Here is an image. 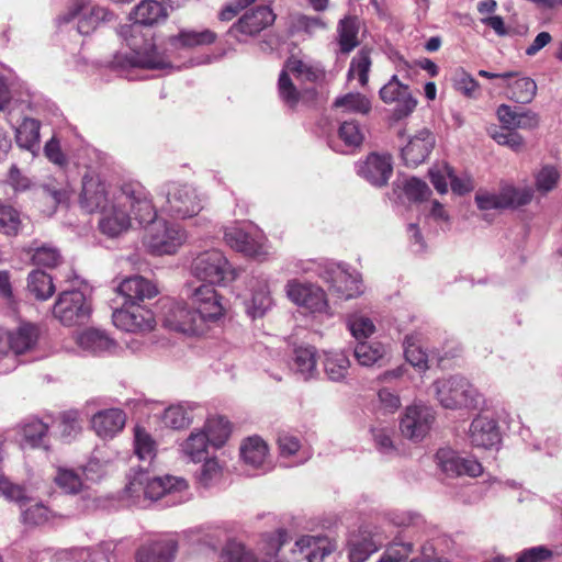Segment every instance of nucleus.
<instances>
[{
  "label": "nucleus",
  "mask_w": 562,
  "mask_h": 562,
  "mask_svg": "<svg viewBox=\"0 0 562 562\" xmlns=\"http://www.w3.org/2000/svg\"><path fill=\"white\" fill-rule=\"evenodd\" d=\"M333 105L336 109H340L344 113L366 115L371 111L370 100L359 92H349L338 97Z\"/></svg>",
  "instance_id": "nucleus-41"
},
{
  "label": "nucleus",
  "mask_w": 562,
  "mask_h": 562,
  "mask_svg": "<svg viewBox=\"0 0 562 562\" xmlns=\"http://www.w3.org/2000/svg\"><path fill=\"white\" fill-rule=\"evenodd\" d=\"M435 136L423 128L412 136L402 148V158L406 166L416 167L424 162L435 146Z\"/></svg>",
  "instance_id": "nucleus-21"
},
{
  "label": "nucleus",
  "mask_w": 562,
  "mask_h": 562,
  "mask_svg": "<svg viewBox=\"0 0 562 562\" xmlns=\"http://www.w3.org/2000/svg\"><path fill=\"white\" fill-rule=\"evenodd\" d=\"M440 469L448 475H460L463 458L450 448H441L436 453Z\"/></svg>",
  "instance_id": "nucleus-53"
},
{
  "label": "nucleus",
  "mask_w": 562,
  "mask_h": 562,
  "mask_svg": "<svg viewBox=\"0 0 562 562\" xmlns=\"http://www.w3.org/2000/svg\"><path fill=\"white\" fill-rule=\"evenodd\" d=\"M386 352L380 341H360L355 347V357L359 364L370 367L376 363Z\"/></svg>",
  "instance_id": "nucleus-42"
},
{
  "label": "nucleus",
  "mask_w": 562,
  "mask_h": 562,
  "mask_svg": "<svg viewBox=\"0 0 562 562\" xmlns=\"http://www.w3.org/2000/svg\"><path fill=\"white\" fill-rule=\"evenodd\" d=\"M16 144L24 149L35 153L40 149V122L25 117L15 128Z\"/></svg>",
  "instance_id": "nucleus-34"
},
{
  "label": "nucleus",
  "mask_w": 562,
  "mask_h": 562,
  "mask_svg": "<svg viewBox=\"0 0 562 562\" xmlns=\"http://www.w3.org/2000/svg\"><path fill=\"white\" fill-rule=\"evenodd\" d=\"M27 288L38 300H47L55 291L52 277L41 270L30 273Z\"/></svg>",
  "instance_id": "nucleus-44"
},
{
  "label": "nucleus",
  "mask_w": 562,
  "mask_h": 562,
  "mask_svg": "<svg viewBox=\"0 0 562 562\" xmlns=\"http://www.w3.org/2000/svg\"><path fill=\"white\" fill-rule=\"evenodd\" d=\"M168 18L167 8L156 0H142L131 13V19L145 26L158 25Z\"/></svg>",
  "instance_id": "nucleus-25"
},
{
  "label": "nucleus",
  "mask_w": 562,
  "mask_h": 562,
  "mask_svg": "<svg viewBox=\"0 0 562 562\" xmlns=\"http://www.w3.org/2000/svg\"><path fill=\"white\" fill-rule=\"evenodd\" d=\"M453 87L467 98L476 99L480 95V83L462 68L454 72Z\"/></svg>",
  "instance_id": "nucleus-51"
},
{
  "label": "nucleus",
  "mask_w": 562,
  "mask_h": 562,
  "mask_svg": "<svg viewBox=\"0 0 562 562\" xmlns=\"http://www.w3.org/2000/svg\"><path fill=\"white\" fill-rule=\"evenodd\" d=\"M139 224L151 222L155 209L145 187L137 181L124 182L120 189L112 193L111 204L101 211L99 228L109 237H116L131 227V214Z\"/></svg>",
  "instance_id": "nucleus-1"
},
{
  "label": "nucleus",
  "mask_w": 562,
  "mask_h": 562,
  "mask_svg": "<svg viewBox=\"0 0 562 562\" xmlns=\"http://www.w3.org/2000/svg\"><path fill=\"white\" fill-rule=\"evenodd\" d=\"M175 486V477L166 475L165 477H150L145 471H138L126 485V493L131 497H139L140 493L145 498L156 501L162 497Z\"/></svg>",
  "instance_id": "nucleus-11"
},
{
  "label": "nucleus",
  "mask_w": 562,
  "mask_h": 562,
  "mask_svg": "<svg viewBox=\"0 0 562 562\" xmlns=\"http://www.w3.org/2000/svg\"><path fill=\"white\" fill-rule=\"evenodd\" d=\"M203 432L211 446L221 448L231 436V423L223 416H212L207 418Z\"/></svg>",
  "instance_id": "nucleus-35"
},
{
  "label": "nucleus",
  "mask_w": 562,
  "mask_h": 562,
  "mask_svg": "<svg viewBox=\"0 0 562 562\" xmlns=\"http://www.w3.org/2000/svg\"><path fill=\"white\" fill-rule=\"evenodd\" d=\"M435 420L434 411L425 405H411L405 409L400 429L406 438L419 441L429 432Z\"/></svg>",
  "instance_id": "nucleus-12"
},
{
  "label": "nucleus",
  "mask_w": 562,
  "mask_h": 562,
  "mask_svg": "<svg viewBox=\"0 0 562 562\" xmlns=\"http://www.w3.org/2000/svg\"><path fill=\"white\" fill-rule=\"evenodd\" d=\"M286 297L296 306L311 314H330L325 291L313 283L291 279L285 286Z\"/></svg>",
  "instance_id": "nucleus-6"
},
{
  "label": "nucleus",
  "mask_w": 562,
  "mask_h": 562,
  "mask_svg": "<svg viewBox=\"0 0 562 562\" xmlns=\"http://www.w3.org/2000/svg\"><path fill=\"white\" fill-rule=\"evenodd\" d=\"M413 552L411 543H392L379 559V562H406Z\"/></svg>",
  "instance_id": "nucleus-64"
},
{
  "label": "nucleus",
  "mask_w": 562,
  "mask_h": 562,
  "mask_svg": "<svg viewBox=\"0 0 562 562\" xmlns=\"http://www.w3.org/2000/svg\"><path fill=\"white\" fill-rule=\"evenodd\" d=\"M191 273L207 285L226 286L233 283L241 270L234 267L220 249L200 252L190 266Z\"/></svg>",
  "instance_id": "nucleus-3"
},
{
  "label": "nucleus",
  "mask_w": 562,
  "mask_h": 562,
  "mask_svg": "<svg viewBox=\"0 0 562 562\" xmlns=\"http://www.w3.org/2000/svg\"><path fill=\"white\" fill-rule=\"evenodd\" d=\"M226 244L234 250L257 260H265L269 255L267 239L260 232L248 233L240 227H228L224 232Z\"/></svg>",
  "instance_id": "nucleus-8"
},
{
  "label": "nucleus",
  "mask_w": 562,
  "mask_h": 562,
  "mask_svg": "<svg viewBox=\"0 0 562 562\" xmlns=\"http://www.w3.org/2000/svg\"><path fill=\"white\" fill-rule=\"evenodd\" d=\"M276 14L268 5H258L246 12L231 29L232 32H238L246 35H256L262 30L272 25Z\"/></svg>",
  "instance_id": "nucleus-22"
},
{
  "label": "nucleus",
  "mask_w": 562,
  "mask_h": 562,
  "mask_svg": "<svg viewBox=\"0 0 562 562\" xmlns=\"http://www.w3.org/2000/svg\"><path fill=\"white\" fill-rule=\"evenodd\" d=\"M134 452L142 461L151 462L156 456V441L142 427L134 429Z\"/></svg>",
  "instance_id": "nucleus-43"
},
{
  "label": "nucleus",
  "mask_w": 562,
  "mask_h": 562,
  "mask_svg": "<svg viewBox=\"0 0 562 562\" xmlns=\"http://www.w3.org/2000/svg\"><path fill=\"white\" fill-rule=\"evenodd\" d=\"M146 228L145 243L155 255H171L176 251L175 231L165 220L154 216L151 222H144Z\"/></svg>",
  "instance_id": "nucleus-14"
},
{
  "label": "nucleus",
  "mask_w": 562,
  "mask_h": 562,
  "mask_svg": "<svg viewBox=\"0 0 562 562\" xmlns=\"http://www.w3.org/2000/svg\"><path fill=\"white\" fill-rule=\"evenodd\" d=\"M347 326L358 342L366 341V339L375 331L373 322L369 317L358 313L348 316Z\"/></svg>",
  "instance_id": "nucleus-48"
},
{
  "label": "nucleus",
  "mask_w": 562,
  "mask_h": 562,
  "mask_svg": "<svg viewBox=\"0 0 562 562\" xmlns=\"http://www.w3.org/2000/svg\"><path fill=\"white\" fill-rule=\"evenodd\" d=\"M175 551L172 539H159L142 546L135 562H171Z\"/></svg>",
  "instance_id": "nucleus-27"
},
{
  "label": "nucleus",
  "mask_w": 562,
  "mask_h": 562,
  "mask_svg": "<svg viewBox=\"0 0 562 562\" xmlns=\"http://www.w3.org/2000/svg\"><path fill=\"white\" fill-rule=\"evenodd\" d=\"M144 26L133 21L119 29V35L132 50L127 59L128 64L148 69H171V63L157 52L153 33L149 30L144 31Z\"/></svg>",
  "instance_id": "nucleus-2"
},
{
  "label": "nucleus",
  "mask_w": 562,
  "mask_h": 562,
  "mask_svg": "<svg viewBox=\"0 0 562 562\" xmlns=\"http://www.w3.org/2000/svg\"><path fill=\"white\" fill-rule=\"evenodd\" d=\"M0 494L8 501L18 503L21 507L26 506V503L30 502V497L21 485L2 476L0 477Z\"/></svg>",
  "instance_id": "nucleus-58"
},
{
  "label": "nucleus",
  "mask_w": 562,
  "mask_h": 562,
  "mask_svg": "<svg viewBox=\"0 0 562 562\" xmlns=\"http://www.w3.org/2000/svg\"><path fill=\"white\" fill-rule=\"evenodd\" d=\"M116 291L124 299L123 303L126 304H140L158 294L156 284L142 276L124 279L117 285Z\"/></svg>",
  "instance_id": "nucleus-20"
},
{
  "label": "nucleus",
  "mask_w": 562,
  "mask_h": 562,
  "mask_svg": "<svg viewBox=\"0 0 562 562\" xmlns=\"http://www.w3.org/2000/svg\"><path fill=\"white\" fill-rule=\"evenodd\" d=\"M77 344L92 353H101L114 346V341L104 331L93 328L80 333L77 336Z\"/></svg>",
  "instance_id": "nucleus-37"
},
{
  "label": "nucleus",
  "mask_w": 562,
  "mask_h": 562,
  "mask_svg": "<svg viewBox=\"0 0 562 562\" xmlns=\"http://www.w3.org/2000/svg\"><path fill=\"white\" fill-rule=\"evenodd\" d=\"M7 333L14 357L33 350L40 338L38 327L31 323H23L15 330Z\"/></svg>",
  "instance_id": "nucleus-26"
},
{
  "label": "nucleus",
  "mask_w": 562,
  "mask_h": 562,
  "mask_svg": "<svg viewBox=\"0 0 562 562\" xmlns=\"http://www.w3.org/2000/svg\"><path fill=\"white\" fill-rule=\"evenodd\" d=\"M37 195L49 200L50 206L56 207L68 199V190L63 184L49 182L37 189Z\"/></svg>",
  "instance_id": "nucleus-61"
},
{
  "label": "nucleus",
  "mask_w": 562,
  "mask_h": 562,
  "mask_svg": "<svg viewBox=\"0 0 562 562\" xmlns=\"http://www.w3.org/2000/svg\"><path fill=\"white\" fill-rule=\"evenodd\" d=\"M240 454L246 464L263 469L268 460V446L260 437H249L240 446Z\"/></svg>",
  "instance_id": "nucleus-30"
},
{
  "label": "nucleus",
  "mask_w": 562,
  "mask_h": 562,
  "mask_svg": "<svg viewBox=\"0 0 562 562\" xmlns=\"http://www.w3.org/2000/svg\"><path fill=\"white\" fill-rule=\"evenodd\" d=\"M316 350L314 347H299L294 350L293 367L303 379L307 380L316 373Z\"/></svg>",
  "instance_id": "nucleus-40"
},
{
  "label": "nucleus",
  "mask_w": 562,
  "mask_h": 562,
  "mask_svg": "<svg viewBox=\"0 0 562 562\" xmlns=\"http://www.w3.org/2000/svg\"><path fill=\"white\" fill-rule=\"evenodd\" d=\"M468 437L473 447L481 449H493L501 442L496 420L482 415L472 420Z\"/></svg>",
  "instance_id": "nucleus-19"
},
{
  "label": "nucleus",
  "mask_w": 562,
  "mask_h": 562,
  "mask_svg": "<svg viewBox=\"0 0 562 562\" xmlns=\"http://www.w3.org/2000/svg\"><path fill=\"white\" fill-rule=\"evenodd\" d=\"M380 98L385 103H397L394 112L397 119L409 115L417 105V101L412 97L408 87L403 85L397 76H393L380 89Z\"/></svg>",
  "instance_id": "nucleus-15"
},
{
  "label": "nucleus",
  "mask_w": 562,
  "mask_h": 562,
  "mask_svg": "<svg viewBox=\"0 0 562 562\" xmlns=\"http://www.w3.org/2000/svg\"><path fill=\"white\" fill-rule=\"evenodd\" d=\"M278 91L280 98L289 106H294L300 100V92L290 79L286 70H282L278 80Z\"/></svg>",
  "instance_id": "nucleus-60"
},
{
  "label": "nucleus",
  "mask_w": 562,
  "mask_h": 562,
  "mask_svg": "<svg viewBox=\"0 0 562 562\" xmlns=\"http://www.w3.org/2000/svg\"><path fill=\"white\" fill-rule=\"evenodd\" d=\"M428 176L430 182L435 187L438 193L445 194L448 192V179L451 181L452 168L447 165L435 166L429 169Z\"/></svg>",
  "instance_id": "nucleus-62"
},
{
  "label": "nucleus",
  "mask_w": 562,
  "mask_h": 562,
  "mask_svg": "<svg viewBox=\"0 0 562 562\" xmlns=\"http://www.w3.org/2000/svg\"><path fill=\"white\" fill-rule=\"evenodd\" d=\"M392 172V157L387 154L371 153L358 165V175L376 187L385 186Z\"/></svg>",
  "instance_id": "nucleus-16"
},
{
  "label": "nucleus",
  "mask_w": 562,
  "mask_h": 562,
  "mask_svg": "<svg viewBox=\"0 0 562 562\" xmlns=\"http://www.w3.org/2000/svg\"><path fill=\"white\" fill-rule=\"evenodd\" d=\"M435 387L437 398L445 408L476 407L480 402L477 390L463 378L437 381Z\"/></svg>",
  "instance_id": "nucleus-4"
},
{
  "label": "nucleus",
  "mask_w": 562,
  "mask_h": 562,
  "mask_svg": "<svg viewBox=\"0 0 562 562\" xmlns=\"http://www.w3.org/2000/svg\"><path fill=\"white\" fill-rule=\"evenodd\" d=\"M403 346L405 358L413 367L420 370L427 368V356L419 346V338L417 335L406 336Z\"/></svg>",
  "instance_id": "nucleus-49"
},
{
  "label": "nucleus",
  "mask_w": 562,
  "mask_h": 562,
  "mask_svg": "<svg viewBox=\"0 0 562 562\" xmlns=\"http://www.w3.org/2000/svg\"><path fill=\"white\" fill-rule=\"evenodd\" d=\"M340 139L350 147H358L363 142V134L355 121L344 122L338 131Z\"/></svg>",
  "instance_id": "nucleus-63"
},
{
  "label": "nucleus",
  "mask_w": 562,
  "mask_h": 562,
  "mask_svg": "<svg viewBox=\"0 0 562 562\" xmlns=\"http://www.w3.org/2000/svg\"><path fill=\"white\" fill-rule=\"evenodd\" d=\"M56 484L69 494H77L83 487L81 474L75 470L59 468L55 476Z\"/></svg>",
  "instance_id": "nucleus-52"
},
{
  "label": "nucleus",
  "mask_w": 562,
  "mask_h": 562,
  "mask_svg": "<svg viewBox=\"0 0 562 562\" xmlns=\"http://www.w3.org/2000/svg\"><path fill=\"white\" fill-rule=\"evenodd\" d=\"M178 215L182 217H191L202 209L201 199L193 188L184 187L178 196Z\"/></svg>",
  "instance_id": "nucleus-50"
},
{
  "label": "nucleus",
  "mask_w": 562,
  "mask_h": 562,
  "mask_svg": "<svg viewBox=\"0 0 562 562\" xmlns=\"http://www.w3.org/2000/svg\"><path fill=\"white\" fill-rule=\"evenodd\" d=\"M289 535L284 529H278L269 537L267 554L273 557L274 562H302L304 560V552L294 546L288 552H281L282 547L288 542Z\"/></svg>",
  "instance_id": "nucleus-28"
},
{
  "label": "nucleus",
  "mask_w": 562,
  "mask_h": 562,
  "mask_svg": "<svg viewBox=\"0 0 562 562\" xmlns=\"http://www.w3.org/2000/svg\"><path fill=\"white\" fill-rule=\"evenodd\" d=\"M371 67V59L369 52L361 49L351 59L350 67L347 74L348 80L358 78L360 85L364 87L369 80V71Z\"/></svg>",
  "instance_id": "nucleus-46"
},
{
  "label": "nucleus",
  "mask_w": 562,
  "mask_h": 562,
  "mask_svg": "<svg viewBox=\"0 0 562 562\" xmlns=\"http://www.w3.org/2000/svg\"><path fill=\"white\" fill-rule=\"evenodd\" d=\"M126 415L120 408H109L95 413L91 418V425L95 434L103 438H113L124 428Z\"/></svg>",
  "instance_id": "nucleus-23"
},
{
  "label": "nucleus",
  "mask_w": 562,
  "mask_h": 562,
  "mask_svg": "<svg viewBox=\"0 0 562 562\" xmlns=\"http://www.w3.org/2000/svg\"><path fill=\"white\" fill-rule=\"evenodd\" d=\"M53 315L65 326L82 325L90 318L91 305L80 291H65L53 306Z\"/></svg>",
  "instance_id": "nucleus-7"
},
{
  "label": "nucleus",
  "mask_w": 562,
  "mask_h": 562,
  "mask_svg": "<svg viewBox=\"0 0 562 562\" xmlns=\"http://www.w3.org/2000/svg\"><path fill=\"white\" fill-rule=\"evenodd\" d=\"M295 547L304 552L307 562H323L337 549V542L326 535H302L295 540Z\"/></svg>",
  "instance_id": "nucleus-18"
},
{
  "label": "nucleus",
  "mask_w": 562,
  "mask_h": 562,
  "mask_svg": "<svg viewBox=\"0 0 562 562\" xmlns=\"http://www.w3.org/2000/svg\"><path fill=\"white\" fill-rule=\"evenodd\" d=\"M330 282L334 290L346 300L352 299L362 292L360 279L340 267L333 270Z\"/></svg>",
  "instance_id": "nucleus-32"
},
{
  "label": "nucleus",
  "mask_w": 562,
  "mask_h": 562,
  "mask_svg": "<svg viewBox=\"0 0 562 562\" xmlns=\"http://www.w3.org/2000/svg\"><path fill=\"white\" fill-rule=\"evenodd\" d=\"M359 22L355 16H345L337 25L340 52L348 54L359 45Z\"/></svg>",
  "instance_id": "nucleus-36"
},
{
  "label": "nucleus",
  "mask_w": 562,
  "mask_h": 562,
  "mask_svg": "<svg viewBox=\"0 0 562 562\" xmlns=\"http://www.w3.org/2000/svg\"><path fill=\"white\" fill-rule=\"evenodd\" d=\"M210 324L213 323L205 319L195 307L193 310H181L178 313V330L183 334L191 336L204 335L209 331Z\"/></svg>",
  "instance_id": "nucleus-33"
},
{
  "label": "nucleus",
  "mask_w": 562,
  "mask_h": 562,
  "mask_svg": "<svg viewBox=\"0 0 562 562\" xmlns=\"http://www.w3.org/2000/svg\"><path fill=\"white\" fill-rule=\"evenodd\" d=\"M514 74V77L505 80L508 98L518 103H529L537 93L535 80L518 72Z\"/></svg>",
  "instance_id": "nucleus-29"
},
{
  "label": "nucleus",
  "mask_w": 562,
  "mask_h": 562,
  "mask_svg": "<svg viewBox=\"0 0 562 562\" xmlns=\"http://www.w3.org/2000/svg\"><path fill=\"white\" fill-rule=\"evenodd\" d=\"M207 443L203 431L192 432L183 443V452L193 461H200L206 452Z\"/></svg>",
  "instance_id": "nucleus-57"
},
{
  "label": "nucleus",
  "mask_w": 562,
  "mask_h": 562,
  "mask_svg": "<svg viewBox=\"0 0 562 562\" xmlns=\"http://www.w3.org/2000/svg\"><path fill=\"white\" fill-rule=\"evenodd\" d=\"M111 200L109 186L98 175H85L79 203L86 212H101L111 204Z\"/></svg>",
  "instance_id": "nucleus-13"
},
{
  "label": "nucleus",
  "mask_w": 562,
  "mask_h": 562,
  "mask_svg": "<svg viewBox=\"0 0 562 562\" xmlns=\"http://www.w3.org/2000/svg\"><path fill=\"white\" fill-rule=\"evenodd\" d=\"M113 324L125 331H147L154 328L155 317L150 310L142 304L123 303L112 313Z\"/></svg>",
  "instance_id": "nucleus-9"
},
{
  "label": "nucleus",
  "mask_w": 562,
  "mask_h": 562,
  "mask_svg": "<svg viewBox=\"0 0 562 562\" xmlns=\"http://www.w3.org/2000/svg\"><path fill=\"white\" fill-rule=\"evenodd\" d=\"M0 494L8 501L18 503L21 507L26 506V503L30 502V497L21 485L2 476L0 477Z\"/></svg>",
  "instance_id": "nucleus-59"
},
{
  "label": "nucleus",
  "mask_w": 562,
  "mask_h": 562,
  "mask_svg": "<svg viewBox=\"0 0 562 562\" xmlns=\"http://www.w3.org/2000/svg\"><path fill=\"white\" fill-rule=\"evenodd\" d=\"M223 475V465L220 464L217 459H207L201 467L200 472L196 474L198 482L207 487L216 483Z\"/></svg>",
  "instance_id": "nucleus-56"
},
{
  "label": "nucleus",
  "mask_w": 562,
  "mask_h": 562,
  "mask_svg": "<svg viewBox=\"0 0 562 562\" xmlns=\"http://www.w3.org/2000/svg\"><path fill=\"white\" fill-rule=\"evenodd\" d=\"M216 34L210 30L201 32L181 31L178 33V44L184 47H194L200 45H209L214 43Z\"/></svg>",
  "instance_id": "nucleus-55"
},
{
  "label": "nucleus",
  "mask_w": 562,
  "mask_h": 562,
  "mask_svg": "<svg viewBox=\"0 0 562 562\" xmlns=\"http://www.w3.org/2000/svg\"><path fill=\"white\" fill-rule=\"evenodd\" d=\"M48 425L38 418L31 417L21 425V435L23 443L31 448L44 446V438L47 435Z\"/></svg>",
  "instance_id": "nucleus-39"
},
{
  "label": "nucleus",
  "mask_w": 562,
  "mask_h": 562,
  "mask_svg": "<svg viewBox=\"0 0 562 562\" xmlns=\"http://www.w3.org/2000/svg\"><path fill=\"white\" fill-rule=\"evenodd\" d=\"M283 70H286L288 75L289 72L293 74L297 79L311 82L317 81L323 76V71L318 65L294 55L288 58Z\"/></svg>",
  "instance_id": "nucleus-38"
},
{
  "label": "nucleus",
  "mask_w": 562,
  "mask_h": 562,
  "mask_svg": "<svg viewBox=\"0 0 562 562\" xmlns=\"http://www.w3.org/2000/svg\"><path fill=\"white\" fill-rule=\"evenodd\" d=\"M20 213L11 205L0 201V233L16 236L21 229Z\"/></svg>",
  "instance_id": "nucleus-45"
},
{
  "label": "nucleus",
  "mask_w": 562,
  "mask_h": 562,
  "mask_svg": "<svg viewBox=\"0 0 562 562\" xmlns=\"http://www.w3.org/2000/svg\"><path fill=\"white\" fill-rule=\"evenodd\" d=\"M250 286L251 297L246 305L247 313L254 318L262 317L273 305L269 281L263 278H254Z\"/></svg>",
  "instance_id": "nucleus-24"
},
{
  "label": "nucleus",
  "mask_w": 562,
  "mask_h": 562,
  "mask_svg": "<svg viewBox=\"0 0 562 562\" xmlns=\"http://www.w3.org/2000/svg\"><path fill=\"white\" fill-rule=\"evenodd\" d=\"M323 369L328 380L333 382H344L350 369V360L344 352L325 351Z\"/></svg>",
  "instance_id": "nucleus-31"
},
{
  "label": "nucleus",
  "mask_w": 562,
  "mask_h": 562,
  "mask_svg": "<svg viewBox=\"0 0 562 562\" xmlns=\"http://www.w3.org/2000/svg\"><path fill=\"white\" fill-rule=\"evenodd\" d=\"M29 252H32L31 258L33 263L36 266L53 268L61 261V255L59 250L48 244L32 247L30 248Z\"/></svg>",
  "instance_id": "nucleus-47"
},
{
  "label": "nucleus",
  "mask_w": 562,
  "mask_h": 562,
  "mask_svg": "<svg viewBox=\"0 0 562 562\" xmlns=\"http://www.w3.org/2000/svg\"><path fill=\"white\" fill-rule=\"evenodd\" d=\"M501 191L506 209L526 205L532 199V189L529 187L515 188L506 186Z\"/></svg>",
  "instance_id": "nucleus-54"
},
{
  "label": "nucleus",
  "mask_w": 562,
  "mask_h": 562,
  "mask_svg": "<svg viewBox=\"0 0 562 562\" xmlns=\"http://www.w3.org/2000/svg\"><path fill=\"white\" fill-rule=\"evenodd\" d=\"M192 305L199 313L212 323L218 322L225 314L222 296L213 285L202 284L191 295Z\"/></svg>",
  "instance_id": "nucleus-17"
},
{
  "label": "nucleus",
  "mask_w": 562,
  "mask_h": 562,
  "mask_svg": "<svg viewBox=\"0 0 562 562\" xmlns=\"http://www.w3.org/2000/svg\"><path fill=\"white\" fill-rule=\"evenodd\" d=\"M385 539L376 527H361L351 532L347 541L350 562H364L382 547Z\"/></svg>",
  "instance_id": "nucleus-10"
},
{
  "label": "nucleus",
  "mask_w": 562,
  "mask_h": 562,
  "mask_svg": "<svg viewBox=\"0 0 562 562\" xmlns=\"http://www.w3.org/2000/svg\"><path fill=\"white\" fill-rule=\"evenodd\" d=\"M114 14L105 8L92 5L90 0H74L58 18L59 23L77 22L81 35L91 34L101 23L111 22Z\"/></svg>",
  "instance_id": "nucleus-5"
}]
</instances>
